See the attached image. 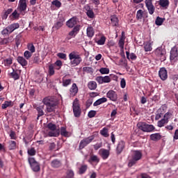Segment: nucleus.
Wrapping results in <instances>:
<instances>
[{
  "label": "nucleus",
  "mask_w": 178,
  "mask_h": 178,
  "mask_svg": "<svg viewBox=\"0 0 178 178\" xmlns=\"http://www.w3.org/2000/svg\"><path fill=\"white\" fill-rule=\"evenodd\" d=\"M106 97L107 98H109L111 101H113L114 102L118 101V94H116L115 90H109L106 94Z\"/></svg>",
  "instance_id": "15"
},
{
  "label": "nucleus",
  "mask_w": 178,
  "mask_h": 178,
  "mask_svg": "<svg viewBox=\"0 0 178 178\" xmlns=\"http://www.w3.org/2000/svg\"><path fill=\"white\" fill-rule=\"evenodd\" d=\"M74 177V172H73V170H68L67 172V178H73Z\"/></svg>",
  "instance_id": "61"
},
{
  "label": "nucleus",
  "mask_w": 178,
  "mask_h": 178,
  "mask_svg": "<svg viewBox=\"0 0 178 178\" xmlns=\"http://www.w3.org/2000/svg\"><path fill=\"white\" fill-rule=\"evenodd\" d=\"M83 72H85V73H94V70L91 67H83Z\"/></svg>",
  "instance_id": "44"
},
{
  "label": "nucleus",
  "mask_w": 178,
  "mask_h": 178,
  "mask_svg": "<svg viewBox=\"0 0 178 178\" xmlns=\"http://www.w3.org/2000/svg\"><path fill=\"white\" fill-rule=\"evenodd\" d=\"M173 139L178 140V129L175 130Z\"/></svg>",
  "instance_id": "64"
},
{
  "label": "nucleus",
  "mask_w": 178,
  "mask_h": 178,
  "mask_svg": "<svg viewBox=\"0 0 178 178\" xmlns=\"http://www.w3.org/2000/svg\"><path fill=\"white\" fill-rule=\"evenodd\" d=\"M57 56L60 58V59H64V60H66V54H63V53H58L57 54Z\"/></svg>",
  "instance_id": "59"
},
{
  "label": "nucleus",
  "mask_w": 178,
  "mask_h": 178,
  "mask_svg": "<svg viewBox=\"0 0 178 178\" xmlns=\"http://www.w3.org/2000/svg\"><path fill=\"white\" fill-rule=\"evenodd\" d=\"M92 140H94V136H89L81 140L79 143V149H83L84 147H87L90 143L92 142Z\"/></svg>",
  "instance_id": "10"
},
{
  "label": "nucleus",
  "mask_w": 178,
  "mask_h": 178,
  "mask_svg": "<svg viewBox=\"0 0 178 178\" xmlns=\"http://www.w3.org/2000/svg\"><path fill=\"white\" fill-rule=\"evenodd\" d=\"M99 153L102 159H108V158H109V155L111 154L109 150L106 149H101L99 150Z\"/></svg>",
  "instance_id": "19"
},
{
  "label": "nucleus",
  "mask_w": 178,
  "mask_h": 178,
  "mask_svg": "<svg viewBox=\"0 0 178 178\" xmlns=\"http://www.w3.org/2000/svg\"><path fill=\"white\" fill-rule=\"evenodd\" d=\"M74 116L75 118H80L81 115V108H80V104L79 103V99L76 98L72 104Z\"/></svg>",
  "instance_id": "4"
},
{
  "label": "nucleus",
  "mask_w": 178,
  "mask_h": 178,
  "mask_svg": "<svg viewBox=\"0 0 178 178\" xmlns=\"http://www.w3.org/2000/svg\"><path fill=\"white\" fill-rule=\"evenodd\" d=\"M100 134L103 136V137H109V134L108 133V128L104 127L100 131Z\"/></svg>",
  "instance_id": "40"
},
{
  "label": "nucleus",
  "mask_w": 178,
  "mask_h": 178,
  "mask_svg": "<svg viewBox=\"0 0 178 178\" xmlns=\"http://www.w3.org/2000/svg\"><path fill=\"white\" fill-rule=\"evenodd\" d=\"M107 101L108 99H106V97H102L93 103V106H98V105L105 104V102H106Z\"/></svg>",
  "instance_id": "28"
},
{
  "label": "nucleus",
  "mask_w": 178,
  "mask_h": 178,
  "mask_svg": "<svg viewBox=\"0 0 178 178\" xmlns=\"http://www.w3.org/2000/svg\"><path fill=\"white\" fill-rule=\"evenodd\" d=\"M170 2L169 0H159V5L161 7L163 8L164 9H168L169 8Z\"/></svg>",
  "instance_id": "22"
},
{
  "label": "nucleus",
  "mask_w": 178,
  "mask_h": 178,
  "mask_svg": "<svg viewBox=\"0 0 178 178\" xmlns=\"http://www.w3.org/2000/svg\"><path fill=\"white\" fill-rule=\"evenodd\" d=\"M42 102L44 105H46V106H48V105H50V104H53L54 102L51 101L48 97H45L43 100Z\"/></svg>",
  "instance_id": "47"
},
{
  "label": "nucleus",
  "mask_w": 178,
  "mask_h": 178,
  "mask_svg": "<svg viewBox=\"0 0 178 178\" xmlns=\"http://www.w3.org/2000/svg\"><path fill=\"white\" fill-rule=\"evenodd\" d=\"M111 22L113 27H118V26H119V18H118L116 15L111 16Z\"/></svg>",
  "instance_id": "23"
},
{
  "label": "nucleus",
  "mask_w": 178,
  "mask_h": 178,
  "mask_svg": "<svg viewBox=\"0 0 178 178\" xmlns=\"http://www.w3.org/2000/svg\"><path fill=\"white\" fill-rule=\"evenodd\" d=\"M168 123H169V120L163 118L158 121L157 126L158 127H163V126H165V124H168Z\"/></svg>",
  "instance_id": "34"
},
{
  "label": "nucleus",
  "mask_w": 178,
  "mask_h": 178,
  "mask_svg": "<svg viewBox=\"0 0 178 178\" xmlns=\"http://www.w3.org/2000/svg\"><path fill=\"white\" fill-rule=\"evenodd\" d=\"M95 80L99 83V84H104V83H111V77H109V76H97Z\"/></svg>",
  "instance_id": "13"
},
{
  "label": "nucleus",
  "mask_w": 178,
  "mask_h": 178,
  "mask_svg": "<svg viewBox=\"0 0 178 178\" xmlns=\"http://www.w3.org/2000/svg\"><path fill=\"white\" fill-rule=\"evenodd\" d=\"M87 169H88V165H82L79 168V175H84V173H86V172H87Z\"/></svg>",
  "instance_id": "36"
},
{
  "label": "nucleus",
  "mask_w": 178,
  "mask_h": 178,
  "mask_svg": "<svg viewBox=\"0 0 178 178\" xmlns=\"http://www.w3.org/2000/svg\"><path fill=\"white\" fill-rule=\"evenodd\" d=\"M144 49L145 52H149L152 51V46L151 45V43H149V42H147L145 44Z\"/></svg>",
  "instance_id": "38"
},
{
  "label": "nucleus",
  "mask_w": 178,
  "mask_h": 178,
  "mask_svg": "<svg viewBox=\"0 0 178 178\" xmlns=\"http://www.w3.org/2000/svg\"><path fill=\"white\" fill-rule=\"evenodd\" d=\"M10 149H15L16 148V142L15 140H10L8 142Z\"/></svg>",
  "instance_id": "48"
},
{
  "label": "nucleus",
  "mask_w": 178,
  "mask_h": 178,
  "mask_svg": "<svg viewBox=\"0 0 178 178\" xmlns=\"http://www.w3.org/2000/svg\"><path fill=\"white\" fill-rule=\"evenodd\" d=\"M1 34L2 35H9V34H12V33H10V31L9 30V29H8V26H7L6 28H5L1 31Z\"/></svg>",
  "instance_id": "46"
},
{
  "label": "nucleus",
  "mask_w": 178,
  "mask_h": 178,
  "mask_svg": "<svg viewBox=\"0 0 178 178\" xmlns=\"http://www.w3.org/2000/svg\"><path fill=\"white\" fill-rule=\"evenodd\" d=\"M29 163L33 172H40L41 168L40 167V163L35 161V159L33 157H29L28 159Z\"/></svg>",
  "instance_id": "5"
},
{
  "label": "nucleus",
  "mask_w": 178,
  "mask_h": 178,
  "mask_svg": "<svg viewBox=\"0 0 178 178\" xmlns=\"http://www.w3.org/2000/svg\"><path fill=\"white\" fill-rule=\"evenodd\" d=\"M76 24H77V17H72L71 19H70L67 21V26L70 29H73V27H74V26H76Z\"/></svg>",
  "instance_id": "20"
},
{
  "label": "nucleus",
  "mask_w": 178,
  "mask_h": 178,
  "mask_svg": "<svg viewBox=\"0 0 178 178\" xmlns=\"http://www.w3.org/2000/svg\"><path fill=\"white\" fill-rule=\"evenodd\" d=\"M35 109L38 112L37 120H39L41 116H44V105L38 106L35 107Z\"/></svg>",
  "instance_id": "21"
},
{
  "label": "nucleus",
  "mask_w": 178,
  "mask_h": 178,
  "mask_svg": "<svg viewBox=\"0 0 178 178\" xmlns=\"http://www.w3.org/2000/svg\"><path fill=\"white\" fill-rule=\"evenodd\" d=\"M161 138H162V135L159 133L152 134L150 135V140H152V141H159Z\"/></svg>",
  "instance_id": "25"
},
{
  "label": "nucleus",
  "mask_w": 178,
  "mask_h": 178,
  "mask_svg": "<svg viewBox=\"0 0 178 178\" xmlns=\"http://www.w3.org/2000/svg\"><path fill=\"white\" fill-rule=\"evenodd\" d=\"M17 60L19 65H22L23 67H24V66H27L28 65L27 60L24 59L23 56H18Z\"/></svg>",
  "instance_id": "26"
},
{
  "label": "nucleus",
  "mask_w": 178,
  "mask_h": 178,
  "mask_svg": "<svg viewBox=\"0 0 178 178\" xmlns=\"http://www.w3.org/2000/svg\"><path fill=\"white\" fill-rule=\"evenodd\" d=\"M28 49L31 52V54H34V52H35V47L33 44H28Z\"/></svg>",
  "instance_id": "54"
},
{
  "label": "nucleus",
  "mask_w": 178,
  "mask_h": 178,
  "mask_svg": "<svg viewBox=\"0 0 178 178\" xmlns=\"http://www.w3.org/2000/svg\"><path fill=\"white\" fill-rule=\"evenodd\" d=\"M120 87L121 88H126V79H124V78L121 79Z\"/></svg>",
  "instance_id": "60"
},
{
  "label": "nucleus",
  "mask_w": 178,
  "mask_h": 178,
  "mask_svg": "<svg viewBox=\"0 0 178 178\" xmlns=\"http://www.w3.org/2000/svg\"><path fill=\"white\" fill-rule=\"evenodd\" d=\"M52 5H54V6H56V8H60L62 3H60V1H58V0H54L51 2Z\"/></svg>",
  "instance_id": "56"
},
{
  "label": "nucleus",
  "mask_w": 178,
  "mask_h": 178,
  "mask_svg": "<svg viewBox=\"0 0 178 178\" xmlns=\"http://www.w3.org/2000/svg\"><path fill=\"white\" fill-rule=\"evenodd\" d=\"M51 166L55 169L60 168L62 166V162H60V161L58 159H54L51 162Z\"/></svg>",
  "instance_id": "24"
},
{
  "label": "nucleus",
  "mask_w": 178,
  "mask_h": 178,
  "mask_svg": "<svg viewBox=\"0 0 178 178\" xmlns=\"http://www.w3.org/2000/svg\"><path fill=\"white\" fill-rule=\"evenodd\" d=\"M54 66H57V67H56V69L57 70H59L60 69V67H62V61L60 60H56L54 63Z\"/></svg>",
  "instance_id": "52"
},
{
  "label": "nucleus",
  "mask_w": 178,
  "mask_h": 178,
  "mask_svg": "<svg viewBox=\"0 0 178 178\" xmlns=\"http://www.w3.org/2000/svg\"><path fill=\"white\" fill-rule=\"evenodd\" d=\"M27 10V0H19V4H18V10L22 15V16H24L26 14V10Z\"/></svg>",
  "instance_id": "7"
},
{
  "label": "nucleus",
  "mask_w": 178,
  "mask_h": 178,
  "mask_svg": "<svg viewBox=\"0 0 178 178\" xmlns=\"http://www.w3.org/2000/svg\"><path fill=\"white\" fill-rule=\"evenodd\" d=\"M56 103H51L50 104H49L48 106H47V111L49 113L51 112H55V109H56Z\"/></svg>",
  "instance_id": "29"
},
{
  "label": "nucleus",
  "mask_w": 178,
  "mask_h": 178,
  "mask_svg": "<svg viewBox=\"0 0 178 178\" xmlns=\"http://www.w3.org/2000/svg\"><path fill=\"white\" fill-rule=\"evenodd\" d=\"M95 33V32L94 31V28H92V26H89L87 28L86 34L88 37H90V38L94 37Z\"/></svg>",
  "instance_id": "31"
},
{
  "label": "nucleus",
  "mask_w": 178,
  "mask_h": 178,
  "mask_svg": "<svg viewBox=\"0 0 178 178\" xmlns=\"http://www.w3.org/2000/svg\"><path fill=\"white\" fill-rule=\"evenodd\" d=\"M79 92V88L76 83H73L70 89V97H75V95Z\"/></svg>",
  "instance_id": "17"
},
{
  "label": "nucleus",
  "mask_w": 178,
  "mask_h": 178,
  "mask_svg": "<svg viewBox=\"0 0 178 178\" xmlns=\"http://www.w3.org/2000/svg\"><path fill=\"white\" fill-rule=\"evenodd\" d=\"M143 158V153L140 150H132L131 159L128 163L129 168H131Z\"/></svg>",
  "instance_id": "2"
},
{
  "label": "nucleus",
  "mask_w": 178,
  "mask_h": 178,
  "mask_svg": "<svg viewBox=\"0 0 178 178\" xmlns=\"http://www.w3.org/2000/svg\"><path fill=\"white\" fill-rule=\"evenodd\" d=\"M125 40H126V35L124 34V31H122V33H121V37H120V40L118 42V45H119L120 49H124Z\"/></svg>",
  "instance_id": "18"
},
{
  "label": "nucleus",
  "mask_w": 178,
  "mask_h": 178,
  "mask_svg": "<svg viewBox=\"0 0 178 178\" xmlns=\"http://www.w3.org/2000/svg\"><path fill=\"white\" fill-rule=\"evenodd\" d=\"M10 105H12V102L6 101V102L1 105V108H2V109H6V108H8V106H10Z\"/></svg>",
  "instance_id": "50"
},
{
  "label": "nucleus",
  "mask_w": 178,
  "mask_h": 178,
  "mask_svg": "<svg viewBox=\"0 0 178 178\" xmlns=\"http://www.w3.org/2000/svg\"><path fill=\"white\" fill-rule=\"evenodd\" d=\"M170 62H176L178 60V51L177 47H173L171 49L170 53Z\"/></svg>",
  "instance_id": "9"
},
{
  "label": "nucleus",
  "mask_w": 178,
  "mask_h": 178,
  "mask_svg": "<svg viewBox=\"0 0 178 178\" xmlns=\"http://www.w3.org/2000/svg\"><path fill=\"white\" fill-rule=\"evenodd\" d=\"M106 42V37L103 35L96 42L97 45H104Z\"/></svg>",
  "instance_id": "39"
},
{
  "label": "nucleus",
  "mask_w": 178,
  "mask_h": 178,
  "mask_svg": "<svg viewBox=\"0 0 178 178\" xmlns=\"http://www.w3.org/2000/svg\"><path fill=\"white\" fill-rule=\"evenodd\" d=\"M127 58L130 60H136L137 59V56L134 53H131L129 51H126Z\"/></svg>",
  "instance_id": "32"
},
{
  "label": "nucleus",
  "mask_w": 178,
  "mask_h": 178,
  "mask_svg": "<svg viewBox=\"0 0 178 178\" xmlns=\"http://www.w3.org/2000/svg\"><path fill=\"white\" fill-rule=\"evenodd\" d=\"M60 134L64 137H67V131H66V128L65 127H62L60 128Z\"/></svg>",
  "instance_id": "51"
},
{
  "label": "nucleus",
  "mask_w": 178,
  "mask_h": 178,
  "mask_svg": "<svg viewBox=\"0 0 178 178\" xmlns=\"http://www.w3.org/2000/svg\"><path fill=\"white\" fill-rule=\"evenodd\" d=\"M69 59L70 60V65L72 67L75 66H79L81 63L83 62V58L80 56V53L76 51H74L69 54Z\"/></svg>",
  "instance_id": "1"
},
{
  "label": "nucleus",
  "mask_w": 178,
  "mask_h": 178,
  "mask_svg": "<svg viewBox=\"0 0 178 178\" xmlns=\"http://www.w3.org/2000/svg\"><path fill=\"white\" fill-rule=\"evenodd\" d=\"M85 13L89 19H95V14L94 13V10L91 8L88 4H86L83 6Z\"/></svg>",
  "instance_id": "8"
},
{
  "label": "nucleus",
  "mask_w": 178,
  "mask_h": 178,
  "mask_svg": "<svg viewBox=\"0 0 178 178\" xmlns=\"http://www.w3.org/2000/svg\"><path fill=\"white\" fill-rule=\"evenodd\" d=\"M88 87L89 90H95L97 88V82L94 81H90L88 83Z\"/></svg>",
  "instance_id": "37"
},
{
  "label": "nucleus",
  "mask_w": 178,
  "mask_h": 178,
  "mask_svg": "<svg viewBox=\"0 0 178 178\" xmlns=\"http://www.w3.org/2000/svg\"><path fill=\"white\" fill-rule=\"evenodd\" d=\"M159 76L163 81H165L166 79H168V70H166V68L161 67L160 68L159 71Z\"/></svg>",
  "instance_id": "14"
},
{
  "label": "nucleus",
  "mask_w": 178,
  "mask_h": 178,
  "mask_svg": "<svg viewBox=\"0 0 178 178\" xmlns=\"http://www.w3.org/2000/svg\"><path fill=\"white\" fill-rule=\"evenodd\" d=\"M32 55H33V53L30 52L29 51H25V52L24 53V56L27 60L30 59Z\"/></svg>",
  "instance_id": "49"
},
{
  "label": "nucleus",
  "mask_w": 178,
  "mask_h": 178,
  "mask_svg": "<svg viewBox=\"0 0 178 178\" xmlns=\"http://www.w3.org/2000/svg\"><path fill=\"white\" fill-rule=\"evenodd\" d=\"M28 154L31 156H34V155H35V154H36L35 149H34V147H31V149H28Z\"/></svg>",
  "instance_id": "53"
},
{
  "label": "nucleus",
  "mask_w": 178,
  "mask_h": 178,
  "mask_svg": "<svg viewBox=\"0 0 178 178\" xmlns=\"http://www.w3.org/2000/svg\"><path fill=\"white\" fill-rule=\"evenodd\" d=\"M145 5L149 15H154L155 12V6L152 4V0H145Z\"/></svg>",
  "instance_id": "11"
},
{
  "label": "nucleus",
  "mask_w": 178,
  "mask_h": 178,
  "mask_svg": "<svg viewBox=\"0 0 178 178\" xmlns=\"http://www.w3.org/2000/svg\"><path fill=\"white\" fill-rule=\"evenodd\" d=\"M143 15L144 11H143V10H138L136 13V19H138V20H141V19H143Z\"/></svg>",
  "instance_id": "41"
},
{
  "label": "nucleus",
  "mask_w": 178,
  "mask_h": 178,
  "mask_svg": "<svg viewBox=\"0 0 178 178\" xmlns=\"http://www.w3.org/2000/svg\"><path fill=\"white\" fill-rule=\"evenodd\" d=\"M47 129L50 130L48 131L49 137H56V136L59 134L56 131V125H55V124L49 123L47 124Z\"/></svg>",
  "instance_id": "6"
},
{
  "label": "nucleus",
  "mask_w": 178,
  "mask_h": 178,
  "mask_svg": "<svg viewBox=\"0 0 178 178\" xmlns=\"http://www.w3.org/2000/svg\"><path fill=\"white\" fill-rule=\"evenodd\" d=\"M99 72L101 74H109V68L102 67L99 69Z\"/></svg>",
  "instance_id": "43"
},
{
  "label": "nucleus",
  "mask_w": 178,
  "mask_h": 178,
  "mask_svg": "<svg viewBox=\"0 0 178 178\" xmlns=\"http://www.w3.org/2000/svg\"><path fill=\"white\" fill-rule=\"evenodd\" d=\"M49 73L50 76H54V74H55V70L53 65L49 66Z\"/></svg>",
  "instance_id": "55"
},
{
  "label": "nucleus",
  "mask_w": 178,
  "mask_h": 178,
  "mask_svg": "<svg viewBox=\"0 0 178 178\" xmlns=\"http://www.w3.org/2000/svg\"><path fill=\"white\" fill-rule=\"evenodd\" d=\"M88 162L90 163H99V158H98V156H95V155H90V157L88 160Z\"/></svg>",
  "instance_id": "30"
},
{
  "label": "nucleus",
  "mask_w": 178,
  "mask_h": 178,
  "mask_svg": "<svg viewBox=\"0 0 178 178\" xmlns=\"http://www.w3.org/2000/svg\"><path fill=\"white\" fill-rule=\"evenodd\" d=\"M101 147H102V143H96L95 145H93V147L95 149V151H98V149H99Z\"/></svg>",
  "instance_id": "62"
},
{
  "label": "nucleus",
  "mask_w": 178,
  "mask_h": 178,
  "mask_svg": "<svg viewBox=\"0 0 178 178\" xmlns=\"http://www.w3.org/2000/svg\"><path fill=\"white\" fill-rule=\"evenodd\" d=\"M10 137L11 140H16V133H15L13 131H11L10 133Z\"/></svg>",
  "instance_id": "63"
},
{
  "label": "nucleus",
  "mask_w": 178,
  "mask_h": 178,
  "mask_svg": "<svg viewBox=\"0 0 178 178\" xmlns=\"http://www.w3.org/2000/svg\"><path fill=\"white\" fill-rule=\"evenodd\" d=\"M13 63V60L11 58H8L6 59H4L3 61V65L6 66V67H10V65Z\"/></svg>",
  "instance_id": "35"
},
{
  "label": "nucleus",
  "mask_w": 178,
  "mask_h": 178,
  "mask_svg": "<svg viewBox=\"0 0 178 178\" xmlns=\"http://www.w3.org/2000/svg\"><path fill=\"white\" fill-rule=\"evenodd\" d=\"M10 76L14 80H19L20 79V76L16 72H11Z\"/></svg>",
  "instance_id": "45"
},
{
  "label": "nucleus",
  "mask_w": 178,
  "mask_h": 178,
  "mask_svg": "<svg viewBox=\"0 0 178 178\" xmlns=\"http://www.w3.org/2000/svg\"><path fill=\"white\" fill-rule=\"evenodd\" d=\"M80 25H76L71 31L69 32L68 35L72 37V38H74L77 34H79L80 31Z\"/></svg>",
  "instance_id": "16"
},
{
  "label": "nucleus",
  "mask_w": 178,
  "mask_h": 178,
  "mask_svg": "<svg viewBox=\"0 0 178 178\" xmlns=\"http://www.w3.org/2000/svg\"><path fill=\"white\" fill-rule=\"evenodd\" d=\"M137 127L139 130H142V131H145V133H151V131L155 130V127H154V125L148 124L145 122H138L137 124Z\"/></svg>",
  "instance_id": "3"
},
{
  "label": "nucleus",
  "mask_w": 178,
  "mask_h": 178,
  "mask_svg": "<svg viewBox=\"0 0 178 178\" xmlns=\"http://www.w3.org/2000/svg\"><path fill=\"white\" fill-rule=\"evenodd\" d=\"M172 116H173V113L168 111L164 115V119L165 120H169Z\"/></svg>",
  "instance_id": "57"
},
{
  "label": "nucleus",
  "mask_w": 178,
  "mask_h": 178,
  "mask_svg": "<svg viewBox=\"0 0 178 178\" xmlns=\"http://www.w3.org/2000/svg\"><path fill=\"white\" fill-rule=\"evenodd\" d=\"M95 115H97V111H92V110L90 111H89L88 113V118H90V119L92 118H94V117H95Z\"/></svg>",
  "instance_id": "58"
},
{
  "label": "nucleus",
  "mask_w": 178,
  "mask_h": 178,
  "mask_svg": "<svg viewBox=\"0 0 178 178\" xmlns=\"http://www.w3.org/2000/svg\"><path fill=\"white\" fill-rule=\"evenodd\" d=\"M126 148V143L123 140L118 142L116 147V152L118 155H120L123 152V149Z\"/></svg>",
  "instance_id": "12"
},
{
  "label": "nucleus",
  "mask_w": 178,
  "mask_h": 178,
  "mask_svg": "<svg viewBox=\"0 0 178 178\" xmlns=\"http://www.w3.org/2000/svg\"><path fill=\"white\" fill-rule=\"evenodd\" d=\"M165 19L161 18L160 17H157L155 21L156 26H162Z\"/></svg>",
  "instance_id": "42"
},
{
  "label": "nucleus",
  "mask_w": 178,
  "mask_h": 178,
  "mask_svg": "<svg viewBox=\"0 0 178 178\" xmlns=\"http://www.w3.org/2000/svg\"><path fill=\"white\" fill-rule=\"evenodd\" d=\"M8 30H10V33H13L15 30H17V29H19L20 27V25L19 23H14L7 26Z\"/></svg>",
  "instance_id": "27"
},
{
  "label": "nucleus",
  "mask_w": 178,
  "mask_h": 178,
  "mask_svg": "<svg viewBox=\"0 0 178 178\" xmlns=\"http://www.w3.org/2000/svg\"><path fill=\"white\" fill-rule=\"evenodd\" d=\"M63 22H65V19H62L58 20L53 26V29H56V30H59L60 27L63 26Z\"/></svg>",
  "instance_id": "33"
}]
</instances>
